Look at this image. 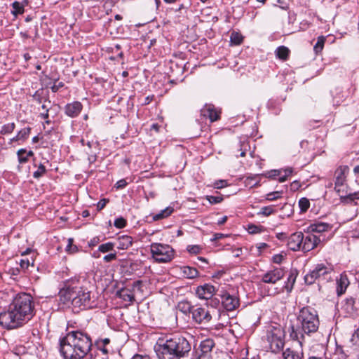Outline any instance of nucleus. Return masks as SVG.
<instances>
[{"label": "nucleus", "instance_id": "20", "mask_svg": "<svg viewBox=\"0 0 359 359\" xmlns=\"http://www.w3.org/2000/svg\"><path fill=\"white\" fill-rule=\"evenodd\" d=\"M133 244V238L131 236L123 235L118 238V246L120 249H127Z\"/></svg>", "mask_w": 359, "mask_h": 359}, {"label": "nucleus", "instance_id": "34", "mask_svg": "<svg viewBox=\"0 0 359 359\" xmlns=\"http://www.w3.org/2000/svg\"><path fill=\"white\" fill-rule=\"evenodd\" d=\"M231 41L235 45H238L243 41V36L238 32H232L231 35Z\"/></svg>", "mask_w": 359, "mask_h": 359}, {"label": "nucleus", "instance_id": "38", "mask_svg": "<svg viewBox=\"0 0 359 359\" xmlns=\"http://www.w3.org/2000/svg\"><path fill=\"white\" fill-rule=\"evenodd\" d=\"M20 265L21 269L25 270L27 269L29 266L34 265V259L32 258L29 259H22L20 262Z\"/></svg>", "mask_w": 359, "mask_h": 359}, {"label": "nucleus", "instance_id": "28", "mask_svg": "<svg viewBox=\"0 0 359 359\" xmlns=\"http://www.w3.org/2000/svg\"><path fill=\"white\" fill-rule=\"evenodd\" d=\"M325 42V37L323 36H320L318 37L317 43L313 47V50L316 54H318L322 51L324 47V44Z\"/></svg>", "mask_w": 359, "mask_h": 359}, {"label": "nucleus", "instance_id": "63", "mask_svg": "<svg viewBox=\"0 0 359 359\" xmlns=\"http://www.w3.org/2000/svg\"><path fill=\"white\" fill-rule=\"evenodd\" d=\"M10 273L12 276H18L20 273V269H12L10 270Z\"/></svg>", "mask_w": 359, "mask_h": 359}, {"label": "nucleus", "instance_id": "41", "mask_svg": "<svg viewBox=\"0 0 359 359\" xmlns=\"http://www.w3.org/2000/svg\"><path fill=\"white\" fill-rule=\"evenodd\" d=\"M126 225V220L123 217H118L114 221V226L118 229H122Z\"/></svg>", "mask_w": 359, "mask_h": 359}, {"label": "nucleus", "instance_id": "13", "mask_svg": "<svg viewBox=\"0 0 359 359\" xmlns=\"http://www.w3.org/2000/svg\"><path fill=\"white\" fill-rule=\"evenodd\" d=\"M320 242V239L313 234L309 233L306 236H304L302 250L304 252H309L314 249Z\"/></svg>", "mask_w": 359, "mask_h": 359}, {"label": "nucleus", "instance_id": "24", "mask_svg": "<svg viewBox=\"0 0 359 359\" xmlns=\"http://www.w3.org/2000/svg\"><path fill=\"white\" fill-rule=\"evenodd\" d=\"M12 7L13 11H12L11 13L15 16L22 14L25 11V4H23V3L15 1L12 3Z\"/></svg>", "mask_w": 359, "mask_h": 359}, {"label": "nucleus", "instance_id": "26", "mask_svg": "<svg viewBox=\"0 0 359 359\" xmlns=\"http://www.w3.org/2000/svg\"><path fill=\"white\" fill-rule=\"evenodd\" d=\"M32 128L30 127H26L21 129L17 133V139H20V141L25 142L27 140L30 135Z\"/></svg>", "mask_w": 359, "mask_h": 359}, {"label": "nucleus", "instance_id": "48", "mask_svg": "<svg viewBox=\"0 0 359 359\" xmlns=\"http://www.w3.org/2000/svg\"><path fill=\"white\" fill-rule=\"evenodd\" d=\"M116 259V253H110L109 255H105L103 257V259L105 262H110L113 260H115Z\"/></svg>", "mask_w": 359, "mask_h": 359}, {"label": "nucleus", "instance_id": "21", "mask_svg": "<svg viewBox=\"0 0 359 359\" xmlns=\"http://www.w3.org/2000/svg\"><path fill=\"white\" fill-rule=\"evenodd\" d=\"M215 346V343L212 339H207L203 341L200 344L201 351L203 353L206 354L210 353Z\"/></svg>", "mask_w": 359, "mask_h": 359}, {"label": "nucleus", "instance_id": "3", "mask_svg": "<svg viewBox=\"0 0 359 359\" xmlns=\"http://www.w3.org/2000/svg\"><path fill=\"white\" fill-rule=\"evenodd\" d=\"M191 350L189 341L182 337L170 339H158L154 346V351L158 359H180Z\"/></svg>", "mask_w": 359, "mask_h": 359}, {"label": "nucleus", "instance_id": "32", "mask_svg": "<svg viewBox=\"0 0 359 359\" xmlns=\"http://www.w3.org/2000/svg\"><path fill=\"white\" fill-rule=\"evenodd\" d=\"M33 99L37 102L38 103H41L46 100L45 96L43 95V89L38 90L35 92V93L32 95Z\"/></svg>", "mask_w": 359, "mask_h": 359}, {"label": "nucleus", "instance_id": "10", "mask_svg": "<svg viewBox=\"0 0 359 359\" xmlns=\"http://www.w3.org/2000/svg\"><path fill=\"white\" fill-rule=\"evenodd\" d=\"M304 241V234L302 232H296L292 233L287 239L288 248L293 250L297 251L302 250V245Z\"/></svg>", "mask_w": 359, "mask_h": 359}, {"label": "nucleus", "instance_id": "52", "mask_svg": "<svg viewBox=\"0 0 359 359\" xmlns=\"http://www.w3.org/2000/svg\"><path fill=\"white\" fill-rule=\"evenodd\" d=\"M283 259V256L282 255H276L273 257V262L276 264H280L282 262Z\"/></svg>", "mask_w": 359, "mask_h": 359}, {"label": "nucleus", "instance_id": "18", "mask_svg": "<svg viewBox=\"0 0 359 359\" xmlns=\"http://www.w3.org/2000/svg\"><path fill=\"white\" fill-rule=\"evenodd\" d=\"M331 228L332 226L329 224L320 222L311 224L309 229L311 232L323 233L331 229Z\"/></svg>", "mask_w": 359, "mask_h": 359}, {"label": "nucleus", "instance_id": "53", "mask_svg": "<svg viewBox=\"0 0 359 359\" xmlns=\"http://www.w3.org/2000/svg\"><path fill=\"white\" fill-rule=\"evenodd\" d=\"M127 184L126 180H121L116 183V187L117 189H123Z\"/></svg>", "mask_w": 359, "mask_h": 359}, {"label": "nucleus", "instance_id": "61", "mask_svg": "<svg viewBox=\"0 0 359 359\" xmlns=\"http://www.w3.org/2000/svg\"><path fill=\"white\" fill-rule=\"evenodd\" d=\"M99 241V239L97 238H93V239H91L89 243H88V245L89 246L92 247V246H95Z\"/></svg>", "mask_w": 359, "mask_h": 359}, {"label": "nucleus", "instance_id": "57", "mask_svg": "<svg viewBox=\"0 0 359 359\" xmlns=\"http://www.w3.org/2000/svg\"><path fill=\"white\" fill-rule=\"evenodd\" d=\"M226 183L225 181L221 180L215 183V187L217 189H221L226 186Z\"/></svg>", "mask_w": 359, "mask_h": 359}, {"label": "nucleus", "instance_id": "29", "mask_svg": "<svg viewBox=\"0 0 359 359\" xmlns=\"http://www.w3.org/2000/svg\"><path fill=\"white\" fill-rule=\"evenodd\" d=\"M15 128V125L14 123L5 124L1 127L0 133L1 135L10 134V133H13Z\"/></svg>", "mask_w": 359, "mask_h": 359}, {"label": "nucleus", "instance_id": "55", "mask_svg": "<svg viewBox=\"0 0 359 359\" xmlns=\"http://www.w3.org/2000/svg\"><path fill=\"white\" fill-rule=\"evenodd\" d=\"M50 104V102L47 101V100H45V101L43 102V104L41 105L42 109H43L45 111H49Z\"/></svg>", "mask_w": 359, "mask_h": 359}, {"label": "nucleus", "instance_id": "62", "mask_svg": "<svg viewBox=\"0 0 359 359\" xmlns=\"http://www.w3.org/2000/svg\"><path fill=\"white\" fill-rule=\"evenodd\" d=\"M283 171L285 172V175H287V177L288 176L292 175V173L293 172V169L292 168H287L283 170Z\"/></svg>", "mask_w": 359, "mask_h": 359}, {"label": "nucleus", "instance_id": "58", "mask_svg": "<svg viewBox=\"0 0 359 359\" xmlns=\"http://www.w3.org/2000/svg\"><path fill=\"white\" fill-rule=\"evenodd\" d=\"M241 147H244V148L241 149V152L240 153L239 156L241 157H244V156H245V154H246L247 145L243 144L241 145Z\"/></svg>", "mask_w": 359, "mask_h": 359}, {"label": "nucleus", "instance_id": "25", "mask_svg": "<svg viewBox=\"0 0 359 359\" xmlns=\"http://www.w3.org/2000/svg\"><path fill=\"white\" fill-rule=\"evenodd\" d=\"M276 56L283 60H286L288 57L290 50L285 46H280L276 50Z\"/></svg>", "mask_w": 359, "mask_h": 359}, {"label": "nucleus", "instance_id": "44", "mask_svg": "<svg viewBox=\"0 0 359 359\" xmlns=\"http://www.w3.org/2000/svg\"><path fill=\"white\" fill-rule=\"evenodd\" d=\"M281 196V192L280 191H273L271 193H269L266 196V200L268 201H274L276 199H278L280 198Z\"/></svg>", "mask_w": 359, "mask_h": 359}, {"label": "nucleus", "instance_id": "14", "mask_svg": "<svg viewBox=\"0 0 359 359\" xmlns=\"http://www.w3.org/2000/svg\"><path fill=\"white\" fill-rule=\"evenodd\" d=\"M222 303L224 308L229 311L235 310L239 306L238 299L229 293H224L222 296Z\"/></svg>", "mask_w": 359, "mask_h": 359}, {"label": "nucleus", "instance_id": "27", "mask_svg": "<svg viewBox=\"0 0 359 359\" xmlns=\"http://www.w3.org/2000/svg\"><path fill=\"white\" fill-rule=\"evenodd\" d=\"M27 149H20L17 151L18 160L20 164H25L28 162L29 158L27 156Z\"/></svg>", "mask_w": 359, "mask_h": 359}, {"label": "nucleus", "instance_id": "51", "mask_svg": "<svg viewBox=\"0 0 359 359\" xmlns=\"http://www.w3.org/2000/svg\"><path fill=\"white\" fill-rule=\"evenodd\" d=\"M208 199L210 201V203H218L221 202L222 200L221 197L212 196H208Z\"/></svg>", "mask_w": 359, "mask_h": 359}, {"label": "nucleus", "instance_id": "11", "mask_svg": "<svg viewBox=\"0 0 359 359\" xmlns=\"http://www.w3.org/2000/svg\"><path fill=\"white\" fill-rule=\"evenodd\" d=\"M83 109V104L79 101L67 104L64 107L65 114L70 118L77 117Z\"/></svg>", "mask_w": 359, "mask_h": 359}, {"label": "nucleus", "instance_id": "50", "mask_svg": "<svg viewBox=\"0 0 359 359\" xmlns=\"http://www.w3.org/2000/svg\"><path fill=\"white\" fill-rule=\"evenodd\" d=\"M64 86V83L62 82H60L58 83H55L51 87V90L53 93H56L59 90L60 88Z\"/></svg>", "mask_w": 359, "mask_h": 359}, {"label": "nucleus", "instance_id": "31", "mask_svg": "<svg viewBox=\"0 0 359 359\" xmlns=\"http://www.w3.org/2000/svg\"><path fill=\"white\" fill-rule=\"evenodd\" d=\"M283 355L284 359H301L299 354L296 353L293 351H291L290 348L286 349L283 352Z\"/></svg>", "mask_w": 359, "mask_h": 359}, {"label": "nucleus", "instance_id": "2", "mask_svg": "<svg viewBox=\"0 0 359 359\" xmlns=\"http://www.w3.org/2000/svg\"><path fill=\"white\" fill-rule=\"evenodd\" d=\"M91 346L90 338L79 331L69 332L60 339V352L65 359H82Z\"/></svg>", "mask_w": 359, "mask_h": 359}, {"label": "nucleus", "instance_id": "56", "mask_svg": "<svg viewBox=\"0 0 359 359\" xmlns=\"http://www.w3.org/2000/svg\"><path fill=\"white\" fill-rule=\"evenodd\" d=\"M97 348L99 350H100L104 354H107L108 353V350L107 348H106L105 346H104L103 344L100 345V344H96Z\"/></svg>", "mask_w": 359, "mask_h": 359}, {"label": "nucleus", "instance_id": "59", "mask_svg": "<svg viewBox=\"0 0 359 359\" xmlns=\"http://www.w3.org/2000/svg\"><path fill=\"white\" fill-rule=\"evenodd\" d=\"M226 236H226V235H224V234H223V233H215V234L214 235V238H213L212 241H217V240H219V239H220V238H224V237H226Z\"/></svg>", "mask_w": 359, "mask_h": 359}, {"label": "nucleus", "instance_id": "54", "mask_svg": "<svg viewBox=\"0 0 359 359\" xmlns=\"http://www.w3.org/2000/svg\"><path fill=\"white\" fill-rule=\"evenodd\" d=\"M109 342H110L109 339L105 338V339L97 340L95 342V344H100V345L103 344L104 346H106L107 345H108L109 344Z\"/></svg>", "mask_w": 359, "mask_h": 359}, {"label": "nucleus", "instance_id": "9", "mask_svg": "<svg viewBox=\"0 0 359 359\" xmlns=\"http://www.w3.org/2000/svg\"><path fill=\"white\" fill-rule=\"evenodd\" d=\"M191 313L193 320L199 324L206 325L212 318L210 311L205 308L193 306Z\"/></svg>", "mask_w": 359, "mask_h": 359}, {"label": "nucleus", "instance_id": "17", "mask_svg": "<svg viewBox=\"0 0 359 359\" xmlns=\"http://www.w3.org/2000/svg\"><path fill=\"white\" fill-rule=\"evenodd\" d=\"M202 113L205 116H208L212 122L219 118V113L210 106L204 108Z\"/></svg>", "mask_w": 359, "mask_h": 359}, {"label": "nucleus", "instance_id": "49", "mask_svg": "<svg viewBox=\"0 0 359 359\" xmlns=\"http://www.w3.org/2000/svg\"><path fill=\"white\" fill-rule=\"evenodd\" d=\"M108 200L107 199H102L100 200L97 204V208L98 210H102L107 205V203H108Z\"/></svg>", "mask_w": 359, "mask_h": 359}, {"label": "nucleus", "instance_id": "5", "mask_svg": "<svg viewBox=\"0 0 359 359\" xmlns=\"http://www.w3.org/2000/svg\"><path fill=\"white\" fill-rule=\"evenodd\" d=\"M297 321L300 327L295 329L292 326L290 332L291 338L296 340L304 338L305 334L309 335L317 332L320 324L317 311L311 307H304L300 310Z\"/></svg>", "mask_w": 359, "mask_h": 359}, {"label": "nucleus", "instance_id": "23", "mask_svg": "<svg viewBox=\"0 0 359 359\" xmlns=\"http://www.w3.org/2000/svg\"><path fill=\"white\" fill-rule=\"evenodd\" d=\"M182 271L184 276L187 278H194L196 277L198 273L196 269L190 266H183Z\"/></svg>", "mask_w": 359, "mask_h": 359}, {"label": "nucleus", "instance_id": "22", "mask_svg": "<svg viewBox=\"0 0 359 359\" xmlns=\"http://www.w3.org/2000/svg\"><path fill=\"white\" fill-rule=\"evenodd\" d=\"M173 212V208L172 207H167L164 210H161V212L156 214L153 216V220H160L170 216Z\"/></svg>", "mask_w": 359, "mask_h": 359}, {"label": "nucleus", "instance_id": "1", "mask_svg": "<svg viewBox=\"0 0 359 359\" xmlns=\"http://www.w3.org/2000/svg\"><path fill=\"white\" fill-rule=\"evenodd\" d=\"M34 314V303L31 294L20 292L15 295L8 309L0 313V325L11 330L29 321Z\"/></svg>", "mask_w": 359, "mask_h": 359}, {"label": "nucleus", "instance_id": "15", "mask_svg": "<svg viewBox=\"0 0 359 359\" xmlns=\"http://www.w3.org/2000/svg\"><path fill=\"white\" fill-rule=\"evenodd\" d=\"M215 293V288L214 286L205 284L200 286L196 290V294L200 299H210Z\"/></svg>", "mask_w": 359, "mask_h": 359}, {"label": "nucleus", "instance_id": "60", "mask_svg": "<svg viewBox=\"0 0 359 359\" xmlns=\"http://www.w3.org/2000/svg\"><path fill=\"white\" fill-rule=\"evenodd\" d=\"M80 142L82 146L87 145L89 148H91V147H92L91 142H90V141L86 142L85 140L83 138L81 139Z\"/></svg>", "mask_w": 359, "mask_h": 359}, {"label": "nucleus", "instance_id": "40", "mask_svg": "<svg viewBox=\"0 0 359 359\" xmlns=\"http://www.w3.org/2000/svg\"><path fill=\"white\" fill-rule=\"evenodd\" d=\"M273 212V206H266L261 208L260 212L258 213L259 215H262L264 216H269Z\"/></svg>", "mask_w": 359, "mask_h": 359}, {"label": "nucleus", "instance_id": "7", "mask_svg": "<svg viewBox=\"0 0 359 359\" xmlns=\"http://www.w3.org/2000/svg\"><path fill=\"white\" fill-rule=\"evenodd\" d=\"M153 258L158 262H168L174 256L172 248L168 245L154 243L151 245Z\"/></svg>", "mask_w": 359, "mask_h": 359}, {"label": "nucleus", "instance_id": "12", "mask_svg": "<svg viewBox=\"0 0 359 359\" xmlns=\"http://www.w3.org/2000/svg\"><path fill=\"white\" fill-rule=\"evenodd\" d=\"M284 276V271L282 269L276 268L264 274L262 281L266 283H276Z\"/></svg>", "mask_w": 359, "mask_h": 359}, {"label": "nucleus", "instance_id": "36", "mask_svg": "<svg viewBox=\"0 0 359 359\" xmlns=\"http://www.w3.org/2000/svg\"><path fill=\"white\" fill-rule=\"evenodd\" d=\"M264 227L262 226H257L254 224H250L248 227V231L250 234H255L263 231Z\"/></svg>", "mask_w": 359, "mask_h": 359}, {"label": "nucleus", "instance_id": "37", "mask_svg": "<svg viewBox=\"0 0 359 359\" xmlns=\"http://www.w3.org/2000/svg\"><path fill=\"white\" fill-rule=\"evenodd\" d=\"M299 206L302 212H306L310 206L309 201L306 198H301L299 201Z\"/></svg>", "mask_w": 359, "mask_h": 359}, {"label": "nucleus", "instance_id": "19", "mask_svg": "<svg viewBox=\"0 0 359 359\" xmlns=\"http://www.w3.org/2000/svg\"><path fill=\"white\" fill-rule=\"evenodd\" d=\"M348 170L347 167H339L335 172L336 186H341L345 180V172Z\"/></svg>", "mask_w": 359, "mask_h": 359}, {"label": "nucleus", "instance_id": "6", "mask_svg": "<svg viewBox=\"0 0 359 359\" xmlns=\"http://www.w3.org/2000/svg\"><path fill=\"white\" fill-rule=\"evenodd\" d=\"M285 333L280 326H272L267 330L266 340L273 353L280 352L284 346Z\"/></svg>", "mask_w": 359, "mask_h": 359}, {"label": "nucleus", "instance_id": "8", "mask_svg": "<svg viewBox=\"0 0 359 359\" xmlns=\"http://www.w3.org/2000/svg\"><path fill=\"white\" fill-rule=\"evenodd\" d=\"M331 269L327 268L323 264H318L312 271L305 276V282L306 283L311 285L313 283L317 278H320L322 276L327 275L331 272Z\"/></svg>", "mask_w": 359, "mask_h": 359}, {"label": "nucleus", "instance_id": "43", "mask_svg": "<svg viewBox=\"0 0 359 359\" xmlns=\"http://www.w3.org/2000/svg\"><path fill=\"white\" fill-rule=\"evenodd\" d=\"M147 280H136V288H138V290H140L142 294L144 292V290L147 289Z\"/></svg>", "mask_w": 359, "mask_h": 359}, {"label": "nucleus", "instance_id": "16", "mask_svg": "<svg viewBox=\"0 0 359 359\" xmlns=\"http://www.w3.org/2000/svg\"><path fill=\"white\" fill-rule=\"evenodd\" d=\"M349 284V281L346 275H341L340 278L337 280V292L338 295L344 294Z\"/></svg>", "mask_w": 359, "mask_h": 359}, {"label": "nucleus", "instance_id": "42", "mask_svg": "<svg viewBox=\"0 0 359 359\" xmlns=\"http://www.w3.org/2000/svg\"><path fill=\"white\" fill-rule=\"evenodd\" d=\"M178 308L184 313H186L187 311L191 312L192 309V307L189 305L188 302L180 303L178 305Z\"/></svg>", "mask_w": 359, "mask_h": 359}, {"label": "nucleus", "instance_id": "64", "mask_svg": "<svg viewBox=\"0 0 359 359\" xmlns=\"http://www.w3.org/2000/svg\"><path fill=\"white\" fill-rule=\"evenodd\" d=\"M136 359H150L147 355H142L139 354H136Z\"/></svg>", "mask_w": 359, "mask_h": 359}, {"label": "nucleus", "instance_id": "47", "mask_svg": "<svg viewBox=\"0 0 359 359\" xmlns=\"http://www.w3.org/2000/svg\"><path fill=\"white\" fill-rule=\"evenodd\" d=\"M351 341L354 344L359 345V329H358L353 334L351 337Z\"/></svg>", "mask_w": 359, "mask_h": 359}, {"label": "nucleus", "instance_id": "35", "mask_svg": "<svg viewBox=\"0 0 359 359\" xmlns=\"http://www.w3.org/2000/svg\"><path fill=\"white\" fill-rule=\"evenodd\" d=\"M114 243L109 242L102 244L99 246L98 250L100 252L105 253L111 251L114 249Z\"/></svg>", "mask_w": 359, "mask_h": 359}, {"label": "nucleus", "instance_id": "33", "mask_svg": "<svg viewBox=\"0 0 359 359\" xmlns=\"http://www.w3.org/2000/svg\"><path fill=\"white\" fill-rule=\"evenodd\" d=\"M74 239L69 238L68 239V244L66 247V251L69 254L75 253L78 251V247L73 244Z\"/></svg>", "mask_w": 359, "mask_h": 359}, {"label": "nucleus", "instance_id": "46", "mask_svg": "<svg viewBox=\"0 0 359 359\" xmlns=\"http://www.w3.org/2000/svg\"><path fill=\"white\" fill-rule=\"evenodd\" d=\"M297 276V272L296 270H292L290 271V274L287 278V281H288V283H291V284H292L291 287H292L293 284L295 282Z\"/></svg>", "mask_w": 359, "mask_h": 359}, {"label": "nucleus", "instance_id": "30", "mask_svg": "<svg viewBox=\"0 0 359 359\" xmlns=\"http://www.w3.org/2000/svg\"><path fill=\"white\" fill-rule=\"evenodd\" d=\"M46 172V168L45 165L42 163H40L38 166L37 170L34 172L33 177L35 179H39Z\"/></svg>", "mask_w": 359, "mask_h": 359}, {"label": "nucleus", "instance_id": "39", "mask_svg": "<svg viewBox=\"0 0 359 359\" xmlns=\"http://www.w3.org/2000/svg\"><path fill=\"white\" fill-rule=\"evenodd\" d=\"M120 294L125 301L133 302L135 299L134 294L128 293V290H121Z\"/></svg>", "mask_w": 359, "mask_h": 359}, {"label": "nucleus", "instance_id": "45", "mask_svg": "<svg viewBox=\"0 0 359 359\" xmlns=\"http://www.w3.org/2000/svg\"><path fill=\"white\" fill-rule=\"evenodd\" d=\"M187 250L191 253V254H198L201 250V248L199 245H189L187 247Z\"/></svg>", "mask_w": 359, "mask_h": 359}, {"label": "nucleus", "instance_id": "4", "mask_svg": "<svg viewBox=\"0 0 359 359\" xmlns=\"http://www.w3.org/2000/svg\"><path fill=\"white\" fill-rule=\"evenodd\" d=\"M59 296L64 304H72L74 312L93 306L90 292L82 287L67 285L60 290Z\"/></svg>", "mask_w": 359, "mask_h": 359}]
</instances>
